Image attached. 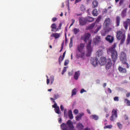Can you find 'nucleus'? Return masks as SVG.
<instances>
[{
  "label": "nucleus",
  "instance_id": "nucleus-1",
  "mask_svg": "<svg viewBox=\"0 0 130 130\" xmlns=\"http://www.w3.org/2000/svg\"><path fill=\"white\" fill-rule=\"evenodd\" d=\"M85 44L84 43H80L77 46V50L81 53V55L77 54L76 57H77V58H80V57H81L84 60L86 59L85 54Z\"/></svg>",
  "mask_w": 130,
  "mask_h": 130
},
{
  "label": "nucleus",
  "instance_id": "nucleus-2",
  "mask_svg": "<svg viewBox=\"0 0 130 130\" xmlns=\"http://www.w3.org/2000/svg\"><path fill=\"white\" fill-rule=\"evenodd\" d=\"M115 48H116V44H114L111 47L108 49L109 52L111 53V58L114 63H115L116 60H117V57L118 56L117 51L115 50Z\"/></svg>",
  "mask_w": 130,
  "mask_h": 130
},
{
  "label": "nucleus",
  "instance_id": "nucleus-3",
  "mask_svg": "<svg viewBox=\"0 0 130 130\" xmlns=\"http://www.w3.org/2000/svg\"><path fill=\"white\" fill-rule=\"evenodd\" d=\"M69 127V129L70 130H73L75 128V126H74V123H73V121L71 120H68L66 124L65 123H62L60 125L62 130H69V127Z\"/></svg>",
  "mask_w": 130,
  "mask_h": 130
},
{
  "label": "nucleus",
  "instance_id": "nucleus-4",
  "mask_svg": "<svg viewBox=\"0 0 130 130\" xmlns=\"http://www.w3.org/2000/svg\"><path fill=\"white\" fill-rule=\"evenodd\" d=\"M116 38L117 40H121L120 44H123L125 41V34L123 33V31L118 30L116 32Z\"/></svg>",
  "mask_w": 130,
  "mask_h": 130
},
{
  "label": "nucleus",
  "instance_id": "nucleus-5",
  "mask_svg": "<svg viewBox=\"0 0 130 130\" xmlns=\"http://www.w3.org/2000/svg\"><path fill=\"white\" fill-rule=\"evenodd\" d=\"M120 60L122 61L123 64H126L127 66V69L129 68V65L126 62V54H125L124 52H121L120 56Z\"/></svg>",
  "mask_w": 130,
  "mask_h": 130
},
{
  "label": "nucleus",
  "instance_id": "nucleus-6",
  "mask_svg": "<svg viewBox=\"0 0 130 130\" xmlns=\"http://www.w3.org/2000/svg\"><path fill=\"white\" fill-rule=\"evenodd\" d=\"M91 45H92V40H89L88 41V43L87 44V46H86V50H87L86 56H88V57L91 56V54L92 51Z\"/></svg>",
  "mask_w": 130,
  "mask_h": 130
},
{
  "label": "nucleus",
  "instance_id": "nucleus-7",
  "mask_svg": "<svg viewBox=\"0 0 130 130\" xmlns=\"http://www.w3.org/2000/svg\"><path fill=\"white\" fill-rule=\"evenodd\" d=\"M117 118V110L113 109L112 112V116L110 117V119L111 121H114Z\"/></svg>",
  "mask_w": 130,
  "mask_h": 130
},
{
  "label": "nucleus",
  "instance_id": "nucleus-8",
  "mask_svg": "<svg viewBox=\"0 0 130 130\" xmlns=\"http://www.w3.org/2000/svg\"><path fill=\"white\" fill-rule=\"evenodd\" d=\"M91 37V34L89 33H85L83 36H81L82 40H83L84 42H87Z\"/></svg>",
  "mask_w": 130,
  "mask_h": 130
},
{
  "label": "nucleus",
  "instance_id": "nucleus-9",
  "mask_svg": "<svg viewBox=\"0 0 130 130\" xmlns=\"http://www.w3.org/2000/svg\"><path fill=\"white\" fill-rule=\"evenodd\" d=\"M87 18L84 17H80L79 18V24L81 26H85V25L87 24Z\"/></svg>",
  "mask_w": 130,
  "mask_h": 130
},
{
  "label": "nucleus",
  "instance_id": "nucleus-10",
  "mask_svg": "<svg viewBox=\"0 0 130 130\" xmlns=\"http://www.w3.org/2000/svg\"><path fill=\"white\" fill-rule=\"evenodd\" d=\"M99 62V60L97 58H91L90 60V63L93 67H97L98 66V63Z\"/></svg>",
  "mask_w": 130,
  "mask_h": 130
},
{
  "label": "nucleus",
  "instance_id": "nucleus-11",
  "mask_svg": "<svg viewBox=\"0 0 130 130\" xmlns=\"http://www.w3.org/2000/svg\"><path fill=\"white\" fill-rule=\"evenodd\" d=\"M101 42V38L99 36H96L93 40V43L95 45H98Z\"/></svg>",
  "mask_w": 130,
  "mask_h": 130
},
{
  "label": "nucleus",
  "instance_id": "nucleus-12",
  "mask_svg": "<svg viewBox=\"0 0 130 130\" xmlns=\"http://www.w3.org/2000/svg\"><path fill=\"white\" fill-rule=\"evenodd\" d=\"M129 26V29L130 30V19H127L126 21L123 22V26L125 28V30H127V28Z\"/></svg>",
  "mask_w": 130,
  "mask_h": 130
},
{
  "label": "nucleus",
  "instance_id": "nucleus-13",
  "mask_svg": "<svg viewBox=\"0 0 130 130\" xmlns=\"http://www.w3.org/2000/svg\"><path fill=\"white\" fill-rule=\"evenodd\" d=\"M106 41L109 43H112L114 41V38L110 35H108L105 38Z\"/></svg>",
  "mask_w": 130,
  "mask_h": 130
},
{
  "label": "nucleus",
  "instance_id": "nucleus-14",
  "mask_svg": "<svg viewBox=\"0 0 130 130\" xmlns=\"http://www.w3.org/2000/svg\"><path fill=\"white\" fill-rule=\"evenodd\" d=\"M111 67H112V60H111L110 58L107 61V63L106 66V70H109V69L111 68Z\"/></svg>",
  "mask_w": 130,
  "mask_h": 130
},
{
  "label": "nucleus",
  "instance_id": "nucleus-15",
  "mask_svg": "<svg viewBox=\"0 0 130 130\" xmlns=\"http://www.w3.org/2000/svg\"><path fill=\"white\" fill-rule=\"evenodd\" d=\"M106 63V58L105 57H102L100 61V66H104Z\"/></svg>",
  "mask_w": 130,
  "mask_h": 130
},
{
  "label": "nucleus",
  "instance_id": "nucleus-16",
  "mask_svg": "<svg viewBox=\"0 0 130 130\" xmlns=\"http://www.w3.org/2000/svg\"><path fill=\"white\" fill-rule=\"evenodd\" d=\"M127 12V8H125L124 9L121 13V16L122 17L124 18V17L126 16V12Z\"/></svg>",
  "mask_w": 130,
  "mask_h": 130
},
{
  "label": "nucleus",
  "instance_id": "nucleus-17",
  "mask_svg": "<svg viewBox=\"0 0 130 130\" xmlns=\"http://www.w3.org/2000/svg\"><path fill=\"white\" fill-rule=\"evenodd\" d=\"M118 71L122 74H125L126 70L125 68H122L121 66L118 67Z\"/></svg>",
  "mask_w": 130,
  "mask_h": 130
},
{
  "label": "nucleus",
  "instance_id": "nucleus-18",
  "mask_svg": "<svg viewBox=\"0 0 130 130\" xmlns=\"http://www.w3.org/2000/svg\"><path fill=\"white\" fill-rule=\"evenodd\" d=\"M80 75H81V73H80V71H77L74 74V79L76 81H78V79H79V77H80Z\"/></svg>",
  "mask_w": 130,
  "mask_h": 130
},
{
  "label": "nucleus",
  "instance_id": "nucleus-19",
  "mask_svg": "<svg viewBox=\"0 0 130 130\" xmlns=\"http://www.w3.org/2000/svg\"><path fill=\"white\" fill-rule=\"evenodd\" d=\"M51 37H54L55 39H58L60 37V34L53 33L51 35Z\"/></svg>",
  "mask_w": 130,
  "mask_h": 130
},
{
  "label": "nucleus",
  "instance_id": "nucleus-20",
  "mask_svg": "<svg viewBox=\"0 0 130 130\" xmlns=\"http://www.w3.org/2000/svg\"><path fill=\"white\" fill-rule=\"evenodd\" d=\"M119 24H120V17L117 16L116 19V26L118 27V26H119Z\"/></svg>",
  "mask_w": 130,
  "mask_h": 130
},
{
  "label": "nucleus",
  "instance_id": "nucleus-21",
  "mask_svg": "<svg viewBox=\"0 0 130 130\" xmlns=\"http://www.w3.org/2000/svg\"><path fill=\"white\" fill-rule=\"evenodd\" d=\"M109 24H110V19L106 18L104 22L105 26H106V27H108Z\"/></svg>",
  "mask_w": 130,
  "mask_h": 130
},
{
  "label": "nucleus",
  "instance_id": "nucleus-22",
  "mask_svg": "<svg viewBox=\"0 0 130 130\" xmlns=\"http://www.w3.org/2000/svg\"><path fill=\"white\" fill-rule=\"evenodd\" d=\"M77 127L79 130H83L84 129V126L81 123H78L77 124Z\"/></svg>",
  "mask_w": 130,
  "mask_h": 130
},
{
  "label": "nucleus",
  "instance_id": "nucleus-23",
  "mask_svg": "<svg viewBox=\"0 0 130 130\" xmlns=\"http://www.w3.org/2000/svg\"><path fill=\"white\" fill-rule=\"evenodd\" d=\"M95 27V23H93L86 27L87 30H92Z\"/></svg>",
  "mask_w": 130,
  "mask_h": 130
},
{
  "label": "nucleus",
  "instance_id": "nucleus-24",
  "mask_svg": "<svg viewBox=\"0 0 130 130\" xmlns=\"http://www.w3.org/2000/svg\"><path fill=\"white\" fill-rule=\"evenodd\" d=\"M86 21H87V22H89V23H91V22H93V21H94V18H93V17H90V16H88V17H86Z\"/></svg>",
  "mask_w": 130,
  "mask_h": 130
},
{
  "label": "nucleus",
  "instance_id": "nucleus-25",
  "mask_svg": "<svg viewBox=\"0 0 130 130\" xmlns=\"http://www.w3.org/2000/svg\"><path fill=\"white\" fill-rule=\"evenodd\" d=\"M68 116L70 119H73V118H74V116L73 115V112H72V110L69 111Z\"/></svg>",
  "mask_w": 130,
  "mask_h": 130
},
{
  "label": "nucleus",
  "instance_id": "nucleus-26",
  "mask_svg": "<svg viewBox=\"0 0 130 130\" xmlns=\"http://www.w3.org/2000/svg\"><path fill=\"white\" fill-rule=\"evenodd\" d=\"M90 118L91 119H94V120H98L99 117H98V116H97L96 115H91L90 116Z\"/></svg>",
  "mask_w": 130,
  "mask_h": 130
},
{
  "label": "nucleus",
  "instance_id": "nucleus-27",
  "mask_svg": "<svg viewBox=\"0 0 130 130\" xmlns=\"http://www.w3.org/2000/svg\"><path fill=\"white\" fill-rule=\"evenodd\" d=\"M103 54V51L101 49H100L98 50L96 52V55L99 57L100 56H101L102 54Z\"/></svg>",
  "mask_w": 130,
  "mask_h": 130
},
{
  "label": "nucleus",
  "instance_id": "nucleus-28",
  "mask_svg": "<svg viewBox=\"0 0 130 130\" xmlns=\"http://www.w3.org/2000/svg\"><path fill=\"white\" fill-rule=\"evenodd\" d=\"M82 116H84V113H80L79 115H77L76 117V120H79L80 119L82 118Z\"/></svg>",
  "mask_w": 130,
  "mask_h": 130
},
{
  "label": "nucleus",
  "instance_id": "nucleus-29",
  "mask_svg": "<svg viewBox=\"0 0 130 130\" xmlns=\"http://www.w3.org/2000/svg\"><path fill=\"white\" fill-rule=\"evenodd\" d=\"M51 28L52 29H51L52 32H53L54 30H56V28H57V26H56V24L55 23H53L51 25Z\"/></svg>",
  "mask_w": 130,
  "mask_h": 130
},
{
  "label": "nucleus",
  "instance_id": "nucleus-30",
  "mask_svg": "<svg viewBox=\"0 0 130 130\" xmlns=\"http://www.w3.org/2000/svg\"><path fill=\"white\" fill-rule=\"evenodd\" d=\"M93 8H97L98 7V1H93L92 2Z\"/></svg>",
  "mask_w": 130,
  "mask_h": 130
},
{
  "label": "nucleus",
  "instance_id": "nucleus-31",
  "mask_svg": "<svg viewBox=\"0 0 130 130\" xmlns=\"http://www.w3.org/2000/svg\"><path fill=\"white\" fill-rule=\"evenodd\" d=\"M92 15L94 17H97V16H98V11H97V9L93 10Z\"/></svg>",
  "mask_w": 130,
  "mask_h": 130
},
{
  "label": "nucleus",
  "instance_id": "nucleus-32",
  "mask_svg": "<svg viewBox=\"0 0 130 130\" xmlns=\"http://www.w3.org/2000/svg\"><path fill=\"white\" fill-rule=\"evenodd\" d=\"M124 102L126 104L127 106H130V101L127 99H124Z\"/></svg>",
  "mask_w": 130,
  "mask_h": 130
},
{
  "label": "nucleus",
  "instance_id": "nucleus-33",
  "mask_svg": "<svg viewBox=\"0 0 130 130\" xmlns=\"http://www.w3.org/2000/svg\"><path fill=\"white\" fill-rule=\"evenodd\" d=\"M55 112L57 113V114H60L61 112L59 110V107H58L56 109H54Z\"/></svg>",
  "mask_w": 130,
  "mask_h": 130
},
{
  "label": "nucleus",
  "instance_id": "nucleus-34",
  "mask_svg": "<svg viewBox=\"0 0 130 130\" xmlns=\"http://www.w3.org/2000/svg\"><path fill=\"white\" fill-rule=\"evenodd\" d=\"M75 95H77V89L74 88L72 91V96H74Z\"/></svg>",
  "mask_w": 130,
  "mask_h": 130
},
{
  "label": "nucleus",
  "instance_id": "nucleus-35",
  "mask_svg": "<svg viewBox=\"0 0 130 130\" xmlns=\"http://www.w3.org/2000/svg\"><path fill=\"white\" fill-rule=\"evenodd\" d=\"M73 32L74 34L77 35L80 32V29L79 28H74L73 29Z\"/></svg>",
  "mask_w": 130,
  "mask_h": 130
},
{
  "label": "nucleus",
  "instance_id": "nucleus-36",
  "mask_svg": "<svg viewBox=\"0 0 130 130\" xmlns=\"http://www.w3.org/2000/svg\"><path fill=\"white\" fill-rule=\"evenodd\" d=\"M64 58H63L61 56H60L59 57V59H58V61H59V66H60L61 64V61H62V60H63V59Z\"/></svg>",
  "mask_w": 130,
  "mask_h": 130
},
{
  "label": "nucleus",
  "instance_id": "nucleus-37",
  "mask_svg": "<svg viewBox=\"0 0 130 130\" xmlns=\"http://www.w3.org/2000/svg\"><path fill=\"white\" fill-rule=\"evenodd\" d=\"M102 27V25H100L99 26H98L95 29V31L94 32V34H96V33H98V31H99V30L101 29Z\"/></svg>",
  "mask_w": 130,
  "mask_h": 130
},
{
  "label": "nucleus",
  "instance_id": "nucleus-38",
  "mask_svg": "<svg viewBox=\"0 0 130 130\" xmlns=\"http://www.w3.org/2000/svg\"><path fill=\"white\" fill-rule=\"evenodd\" d=\"M117 125L120 129H122L123 126H122V124L121 123H120V122H117Z\"/></svg>",
  "mask_w": 130,
  "mask_h": 130
},
{
  "label": "nucleus",
  "instance_id": "nucleus-39",
  "mask_svg": "<svg viewBox=\"0 0 130 130\" xmlns=\"http://www.w3.org/2000/svg\"><path fill=\"white\" fill-rule=\"evenodd\" d=\"M50 81L51 82V85H52V84H53V82L54 81V77L51 76L50 78Z\"/></svg>",
  "mask_w": 130,
  "mask_h": 130
},
{
  "label": "nucleus",
  "instance_id": "nucleus-40",
  "mask_svg": "<svg viewBox=\"0 0 130 130\" xmlns=\"http://www.w3.org/2000/svg\"><path fill=\"white\" fill-rule=\"evenodd\" d=\"M69 47L70 48L73 47V38H71V39H70V43L69 44Z\"/></svg>",
  "mask_w": 130,
  "mask_h": 130
},
{
  "label": "nucleus",
  "instance_id": "nucleus-41",
  "mask_svg": "<svg viewBox=\"0 0 130 130\" xmlns=\"http://www.w3.org/2000/svg\"><path fill=\"white\" fill-rule=\"evenodd\" d=\"M101 18H102L101 16H99L96 19V20H95V23H99V22H100L101 20Z\"/></svg>",
  "mask_w": 130,
  "mask_h": 130
},
{
  "label": "nucleus",
  "instance_id": "nucleus-42",
  "mask_svg": "<svg viewBox=\"0 0 130 130\" xmlns=\"http://www.w3.org/2000/svg\"><path fill=\"white\" fill-rule=\"evenodd\" d=\"M129 42H130V35H128L127 36V38L126 40V44H129Z\"/></svg>",
  "mask_w": 130,
  "mask_h": 130
},
{
  "label": "nucleus",
  "instance_id": "nucleus-43",
  "mask_svg": "<svg viewBox=\"0 0 130 130\" xmlns=\"http://www.w3.org/2000/svg\"><path fill=\"white\" fill-rule=\"evenodd\" d=\"M69 62H70V60H69V59L65 60L64 62V66H68V64H69Z\"/></svg>",
  "mask_w": 130,
  "mask_h": 130
},
{
  "label": "nucleus",
  "instance_id": "nucleus-44",
  "mask_svg": "<svg viewBox=\"0 0 130 130\" xmlns=\"http://www.w3.org/2000/svg\"><path fill=\"white\" fill-rule=\"evenodd\" d=\"M67 68H68V67H64L63 68V70L62 71V75H64V73H66V72H67Z\"/></svg>",
  "mask_w": 130,
  "mask_h": 130
},
{
  "label": "nucleus",
  "instance_id": "nucleus-45",
  "mask_svg": "<svg viewBox=\"0 0 130 130\" xmlns=\"http://www.w3.org/2000/svg\"><path fill=\"white\" fill-rule=\"evenodd\" d=\"M54 99H58V98H59V95L58 94H55L53 96Z\"/></svg>",
  "mask_w": 130,
  "mask_h": 130
},
{
  "label": "nucleus",
  "instance_id": "nucleus-46",
  "mask_svg": "<svg viewBox=\"0 0 130 130\" xmlns=\"http://www.w3.org/2000/svg\"><path fill=\"white\" fill-rule=\"evenodd\" d=\"M104 128H112V125H108L105 126Z\"/></svg>",
  "mask_w": 130,
  "mask_h": 130
},
{
  "label": "nucleus",
  "instance_id": "nucleus-47",
  "mask_svg": "<svg viewBox=\"0 0 130 130\" xmlns=\"http://www.w3.org/2000/svg\"><path fill=\"white\" fill-rule=\"evenodd\" d=\"M62 24L61 23V22H60L59 24V26H58V28L56 29V31H57L58 30H60V29H61V26H62Z\"/></svg>",
  "mask_w": 130,
  "mask_h": 130
},
{
  "label": "nucleus",
  "instance_id": "nucleus-48",
  "mask_svg": "<svg viewBox=\"0 0 130 130\" xmlns=\"http://www.w3.org/2000/svg\"><path fill=\"white\" fill-rule=\"evenodd\" d=\"M80 9L81 11H85V10H86L84 5H81Z\"/></svg>",
  "mask_w": 130,
  "mask_h": 130
},
{
  "label": "nucleus",
  "instance_id": "nucleus-49",
  "mask_svg": "<svg viewBox=\"0 0 130 130\" xmlns=\"http://www.w3.org/2000/svg\"><path fill=\"white\" fill-rule=\"evenodd\" d=\"M71 21H72V23L70 26V28H71V27H72V26H73V25H74V24L75 23V19H72Z\"/></svg>",
  "mask_w": 130,
  "mask_h": 130
},
{
  "label": "nucleus",
  "instance_id": "nucleus-50",
  "mask_svg": "<svg viewBox=\"0 0 130 130\" xmlns=\"http://www.w3.org/2000/svg\"><path fill=\"white\" fill-rule=\"evenodd\" d=\"M114 101H119V98H118V96H115L114 98Z\"/></svg>",
  "mask_w": 130,
  "mask_h": 130
},
{
  "label": "nucleus",
  "instance_id": "nucleus-51",
  "mask_svg": "<svg viewBox=\"0 0 130 130\" xmlns=\"http://www.w3.org/2000/svg\"><path fill=\"white\" fill-rule=\"evenodd\" d=\"M124 119H125V120H128V116L127 115H124Z\"/></svg>",
  "mask_w": 130,
  "mask_h": 130
},
{
  "label": "nucleus",
  "instance_id": "nucleus-52",
  "mask_svg": "<svg viewBox=\"0 0 130 130\" xmlns=\"http://www.w3.org/2000/svg\"><path fill=\"white\" fill-rule=\"evenodd\" d=\"M74 114H78V113H79V110L77 109H75L74 111Z\"/></svg>",
  "mask_w": 130,
  "mask_h": 130
},
{
  "label": "nucleus",
  "instance_id": "nucleus-53",
  "mask_svg": "<svg viewBox=\"0 0 130 130\" xmlns=\"http://www.w3.org/2000/svg\"><path fill=\"white\" fill-rule=\"evenodd\" d=\"M52 107H53V108L56 109V108H57V107H58L57 106V104L56 103H55V104L52 106Z\"/></svg>",
  "mask_w": 130,
  "mask_h": 130
},
{
  "label": "nucleus",
  "instance_id": "nucleus-54",
  "mask_svg": "<svg viewBox=\"0 0 130 130\" xmlns=\"http://www.w3.org/2000/svg\"><path fill=\"white\" fill-rule=\"evenodd\" d=\"M108 92L110 94H111V93H112V90H111V89H110V88H108Z\"/></svg>",
  "mask_w": 130,
  "mask_h": 130
},
{
  "label": "nucleus",
  "instance_id": "nucleus-55",
  "mask_svg": "<svg viewBox=\"0 0 130 130\" xmlns=\"http://www.w3.org/2000/svg\"><path fill=\"white\" fill-rule=\"evenodd\" d=\"M47 84L48 85H49V82H50V80H49V79H48V76H47Z\"/></svg>",
  "mask_w": 130,
  "mask_h": 130
},
{
  "label": "nucleus",
  "instance_id": "nucleus-56",
  "mask_svg": "<svg viewBox=\"0 0 130 130\" xmlns=\"http://www.w3.org/2000/svg\"><path fill=\"white\" fill-rule=\"evenodd\" d=\"M56 20H57V18L56 17H53L52 19V21L53 22H55V21H56Z\"/></svg>",
  "mask_w": 130,
  "mask_h": 130
},
{
  "label": "nucleus",
  "instance_id": "nucleus-57",
  "mask_svg": "<svg viewBox=\"0 0 130 130\" xmlns=\"http://www.w3.org/2000/svg\"><path fill=\"white\" fill-rule=\"evenodd\" d=\"M84 92H86V90H85L84 89H81L80 91L81 94H82V93H84Z\"/></svg>",
  "mask_w": 130,
  "mask_h": 130
},
{
  "label": "nucleus",
  "instance_id": "nucleus-58",
  "mask_svg": "<svg viewBox=\"0 0 130 130\" xmlns=\"http://www.w3.org/2000/svg\"><path fill=\"white\" fill-rule=\"evenodd\" d=\"M60 108L61 111H63L64 108H63V106H62V105H60Z\"/></svg>",
  "mask_w": 130,
  "mask_h": 130
},
{
  "label": "nucleus",
  "instance_id": "nucleus-59",
  "mask_svg": "<svg viewBox=\"0 0 130 130\" xmlns=\"http://www.w3.org/2000/svg\"><path fill=\"white\" fill-rule=\"evenodd\" d=\"M123 4V0H120L119 2V5L120 6H121Z\"/></svg>",
  "mask_w": 130,
  "mask_h": 130
},
{
  "label": "nucleus",
  "instance_id": "nucleus-60",
  "mask_svg": "<svg viewBox=\"0 0 130 130\" xmlns=\"http://www.w3.org/2000/svg\"><path fill=\"white\" fill-rule=\"evenodd\" d=\"M126 96L127 98H128V97H129L130 96V92H128L127 93H126Z\"/></svg>",
  "mask_w": 130,
  "mask_h": 130
},
{
  "label": "nucleus",
  "instance_id": "nucleus-61",
  "mask_svg": "<svg viewBox=\"0 0 130 130\" xmlns=\"http://www.w3.org/2000/svg\"><path fill=\"white\" fill-rule=\"evenodd\" d=\"M87 113H88L89 114H91V111H90V110L87 109Z\"/></svg>",
  "mask_w": 130,
  "mask_h": 130
},
{
  "label": "nucleus",
  "instance_id": "nucleus-62",
  "mask_svg": "<svg viewBox=\"0 0 130 130\" xmlns=\"http://www.w3.org/2000/svg\"><path fill=\"white\" fill-rule=\"evenodd\" d=\"M64 56H66V51L64 53H63L62 57H63V58H64Z\"/></svg>",
  "mask_w": 130,
  "mask_h": 130
},
{
  "label": "nucleus",
  "instance_id": "nucleus-63",
  "mask_svg": "<svg viewBox=\"0 0 130 130\" xmlns=\"http://www.w3.org/2000/svg\"><path fill=\"white\" fill-rule=\"evenodd\" d=\"M106 85H107L106 83H105L103 84L104 88H105V87H106Z\"/></svg>",
  "mask_w": 130,
  "mask_h": 130
},
{
  "label": "nucleus",
  "instance_id": "nucleus-64",
  "mask_svg": "<svg viewBox=\"0 0 130 130\" xmlns=\"http://www.w3.org/2000/svg\"><path fill=\"white\" fill-rule=\"evenodd\" d=\"M84 130H91V129H90V128H89L88 127H86V128H84Z\"/></svg>",
  "mask_w": 130,
  "mask_h": 130
}]
</instances>
